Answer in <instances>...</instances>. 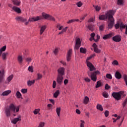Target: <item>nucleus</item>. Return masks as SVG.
I'll return each instance as SVG.
<instances>
[{
	"label": "nucleus",
	"mask_w": 127,
	"mask_h": 127,
	"mask_svg": "<svg viewBox=\"0 0 127 127\" xmlns=\"http://www.w3.org/2000/svg\"><path fill=\"white\" fill-rule=\"evenodd\" d=\"M4 70L2 69L1 71L0 70V83L2 82V79H3V75H4Z\"/></svg>",
	"instance_id": "dca6fc26"
},
{
	"label": "nucleus",
	"mask_w": 127,
	"mask_h": 127,
	"mask_svg": "<svg viewBox=\"0 0 127 127\" xmlns=\"http://www.w3.org/2000/svg\"><path fill=\"white\" fill-rule=\"evenodd\" d=\"M95 35H96V34H95V33H92L91 34L90 36L91 37L94 38Z\"/></svg>",
	"instance_id": "338daca9"
},
{
	"label": "nucleus",
	"mask_w": 127,
	"mask_h": 127,
	"mask_svg": "<svg viewBox=\"0 0 127 127\" xmlns=\"http://www.w3.org/2000/svg\"><path fill=\"white\" fill-rule=\"evenodd\" d=\"M8 54L7 53H3L2 54L1 57L3 60H6V56Z\"/></svg>",
	"instance_id": "bb28decb"
},
{
	"label": "nucleus",
	"mask_w": 127,
	"mask_h": 127,
	"mask_svg": "<svg viewBox=\"0 0 127 127\" xmlns=\"http://www.w3.org/2000/svg\"><path fill=\"white\" fill-rule=\"evenodd\" d=\"M81 47V40L80 38H76L75 39V49L78 50L79 48Z\"/></svg>",
	"instance_id": "0eeeda50"
},
{
	"label": "nucleus",
	"mask_w": 127,
	"mask_h": 127,
	"mask_svg": "<svg viewBox=\"0 0 127 127\" xmlns=\"http://www.w3.org/2000/svg\"><path fill=\"white\" fill-rule=\"evenodd\" d=\"M17 61L19 64L21 65V64H22V62H23V58H22V56H18L17 57Z\"/></svg>",
	"instance_id": "a211bd4d"
},
{
	"label": "nucleus",
	"mask_w": 127,
	"mask_h": 127,
	"mask_svg": "<svg viewBox=\"0 0 127 127\" xmlns=\"http://www.w3.org/2000/svg\"><path fill=\"white\" fill-rule=\"evenodd\" d=\"M76 5H77V6L78 7H81V6H82V5H83V3H82V2L81 1H79L76 3Z\"/></svg>",
	"instance_id": "09e8293b"
},
{
	"label": "nucleus",
	"mask_w": 127,
	"mask_h": 127,
	"mask_svg": "<svg viewBox=\"0 0 127 127\" xmlns=\"http://www.w3.org/2000/svg\"><path fill=\"white\" fill-rule=\"evenodd\" d=\"M124 93H125L124 91L113 92L112 96L115 100H116V101H120V100L122 99V96L124 95Z\"/></svg>",
	"instance_id": "20e7f679"
},
{
	"label": "nucleus",
	"mask_w": 127,
	"mask_h": 127,
	"mask_svg": "<svg viewBox=\"0 0 127 127\" xmlns=\"http://www.w3.org/2000/svg\"><path fill=\"white\" fill-rule=\"evenodd\" d=\"M93 21H94V18H91L88 20V22H93Z\"/></svg>",
	"instance_id": "0e129e2a"
},
{
	"label": "nucleus",
	"mask_w": 127,
	"mask_h": 127,
	"mask_svg": "<svg viewBox=\"0 0 127 127\" xmlns=\"http://www.w3.org/2000/svg\"><path fill=\"white\" fill-rule=\"evenodd\" d=\"M28 70L31 73L33 72V68L32 67V66H29Z\"/></svg>",
	"instance_id": "8fccbe9b"
},
{
	"label": "nucleus",
	"mask_w": 127,
	"mask_h": 127,
	"mask_svg": "<svg viewBox=\"0 0 127 127\" xmlns=\"http://www.w3.org/2000/svg\"><path fill=\"white\" fill-rule=\"evenodd\" d=\"M73 22H74V19H71V20H69L67 23H68V24H70V23H73Z\"/></svg>",
	"instance_id": "052dcab7"
},
{
	"label": "nucleus",
	"mask_w": 127,
	"mask_h": 127,
	"mask_svg": "<svg viewBox=\"0 0 127 127\" xmlns=\"http://www.w3.org/2000/svg\"><path fill=\"white\" fill-rule=\"evenodd\" d=\"M105 28V25H101L99 26V30L100 31H104V29Z\"/></svg>",
	"instance_id": "58836bf2"
},
{
	"label": "nucleus",
	"mask_w": 127,
	"mask_h": 127,
	"mask_svg": "<svg viewBox=\"0 0 127 127\" xmlns=\"http://www.w3.org/2000/svg\"><path fill=\"white\" fill-rule=\"evenodd\" d=\"M12 9H13L14 11L17 12V13H21V10L20 9V8L16 6H13L12 7Z\"/></svg>",
	"instance_id": "aec40b11"
},
{
	"label": "nucleus",
	"mask_w": 127,
	"mask_h": 127,
	"mask_svg": "<svg viewBox=\"0 0 127 127\" xmlns=\"http://www.w3.org/2000/svg\"><path fill=\"white\" fill-rule=\"evenodd\" d=\"M32 59L30 58H27L26 59V61L27 62H31Z\"/></svg>",
	"instance_id": "e2e57ef3"
},
{
	"label": "nucleus",
	"mask_w": 127,
	"mask_h": 127,
	"mask_svg": "<svg viewBox=\"0 0 127 127\" xmlns=\"http://www.w3.org/2000/svg\"><path fill=\"white\" fill-rule=\"evenodd\" d=\"M115 27L116 29L120 28V23H118L115 25Z\"/></svg>",
	"instance_id": "6e6d98bb"
},
{
	"label": "nucleus",
	"mask_w": 127,
	"mask_h": 127,
	"mask_svg": "<svg viewBox=\"0 0 127 127\" xmlns=\"http://www.w3.org/2000/svg\"><path fill=\"white\" fill-rule=\"evenodd\" d=\"M80 127H85V126H84V125H85V121H83V120H80Z\"/></svg>",
	"instance_id": "37998d69"
},
{
	"label": "nucleus",
	"mask_w": 127,
	"mask_h": 127,
	"mask_svg": "<svg viewBox=\"0 0 127 127\" xmlns=\"http://www.w3.org/2000/svg\"><path fill=\"white\" fill-rule=\"evenodd\" d=\"M100 87H102V83L101 82V81H98L96 83L95 87L100 88Z\"/></svg>",
	"instance_id": "473e14b6"
},
{
	"label": "nucleus",
	"mask_w": 127,
	"mask_h": 127,
	"mask_svg": "<svg viewBox=\"0 0 127 127\" xmlns=\"http://www.w3.org/2000/svg\"><path fill=\"white\" fill-rule=\"evenodd\" d=\"M10 93H11V90H6L4 91L1 94V96H8V95H9V94H10Z\"/></svg>",
	"instance_id": "412c9836"
},
{
	"label": "nucleus",
	"mask_w": 127,
	"mask_h": 127,
	"mask_svg": "<svg viewBox=\"0 0 127 127\" xmlns=\"http://www.w3.org/2000/svg\"><path fill=\"white\" fill-rule=\"evenodd\" d=\"M57 82L59 85H61L63 82V76L58 75L57 78Z\"/></svg>",
	"instance_id": "1a4fd4ad"
},
{
	"label": "nucleus",
	"mask_w": 127,
	"mask_h": 127,
	"mask_svg": "<svg viewBox=\"0 0 127 127\" xmlns=\"http://www.w3.org/2000/svg\"><path fill=\"white\" fill-rule=\"evenodd\" d=\"M15 19L17 20V21H21L22 22H24L25 21H26V19L21 16H17L15 18Z\"/></svg>",
	"instance_id": "2eb2a0df"
},
{
	"label": "nucleus",
	"mask_w": 127,
	"mask_h": 127,
	"mask_svg": "<svg viewBox=\"0 0 127 127\" xmlns=\"http://www.w3.org/2000/svg\"><path fill=\"white\" fill-rule=\"evenodd\" d=\"M93 7L95 8L96 11H100L101 10V7L99 6H95V5H93Z\"/></svg>",
	"instance_id": "f704fd0d"
},
{
	"label": "nucleus",
	"mask_w": 127,
	"mask_h": 127,
	"mask_svg": "<svg viewBox=\"0 0 127 127\" xmlns=\"http://www.w3.org/2000/svg\"><path fill=\"white\" fill-rule=\"evenodd\" d=\"M76 114H78V115H80L81 114V111H80L79 109H76Z\"/></svg>",
	"instance_id": "69168bd1"
},
{
	"label": "nucleus",
	"mask_w": 127,
	"mask_h": 127,
	"mask_svg": "<svg viewBox=\"0 0 127 127\" xmlns=\"http://www.w3.org/2000/svg\"><path fill=\"white\" fill-rule=\"evenodd\" d=\"M106 78H108V79H113V77L112 76V74H107L106 75Z\"/></svg>",
	"instance_id": "49530a36"
},
{
	"label": "nucleus",
	"mask_w": 127,
	"mask_h": 127,
	"mask_svg": "<svg viewBox=\"0 0 127 127\" xmlns=\"http://www.w3.org/2000/svg\"><path fill=\"white\" fill-rule=\"evenodd\" d=\"M89 97H88V96H85L83 100V103L84 105H87L88 103H89Z\"/></svg>",
	"instance_id": "a878e982"
},
{
	"label": "nucleus",
	"mask_w": 127,
	"mask_h": 127,
	"mask_svg": "<svg viewBox=\"0 0 127 127\" xmlns=\"http://www.w3.org/2000/svg\"><path fill=\"white\" fill-rule=\"evenodd\" d=\"M6 49V46H4L3 47H2L0 49V52L1 53H2V52H3V51H5V50Z\"/></svg>",
	"instance_id": "c9c22d12"
},
{
	"label": "nucleus",
	"mask_w": 127,
	"mask_h": 127,
	"mask_svg": "<svg viewBox=\"0 0 127 127\" xmlns=\"http://www.w3.org/2000/svg\"><path fill=\"white\" fill-rule=\"evenodd\" d=\"M105 89L106 90H109V89H111V86L109 85L108 84H106L105 85Z\"/></svg>",
	"instance_id": "603ef678"
},
{
	"label": "nucleus",
	"mask_w": 127,
	"mask_h": 127,
	"mask_svg": "<svg viewBox=\"0 0 127 127\" xmlns=\"http://www.w3.org/2000/svg\"><path fill=\"white\" fill-rule=\"evenodd\" d=\"M58 75L60 76H64V72H65V69L64 67H60L58 70Z\"/></svg>",
	"instance_id": "9b49d317"
},
{
	"label": "nucleus",
	"mask_w": 127,
	"mask_h": 127,
	"mask_svg": "<svg viewBox=\"0 0 127 127\" xmlns=\"http://www.w3.org/2000/svg\"><path fill=\"white\" fill-rule=\"evenodd\" d=\"M53 88L54 89H55V88H56V81L55 80L53 81Z\"/></svg>",
	"instance_id": "864d4df0"
},
{
	"label": "nucleus",
	"mask_w": 127,
	"mask_h": 127,
	"mask_svg": "<svg viewBox=\"0 0 127 127\" xmlns=\"http://www.w3.org/2000/svg\"><path fill=\"white\" fill-rule=\"evenodd\" d=\"M21 117L20 116H18V118L13 119L11 121V123L14 124V125H16L17 122H20L21 121Z\"/></svg>",
	"instance_id": "ddd939ff"
},
{
	"label": "nucleus",
	"mask_w": 127,
	"mask_h": 127,
	"mask_svg": "<svg viewBox=\"0 0 127 127\" xmlns=\"http://www.w3.org/2000/svg\"><path fill=\"white\" fill-rule=\"evenodd\" d=\"M16 96L18 99H20V98H21L22 97L21 93H20V92H19V91H17L16 92Z\"/></svg>",
	"instance_id": "7c9ffc66"
},
{
	"label": "nucleus",
	"mask_w": 127,
	"mask_h": 127,
	"mask_svg": "<svg viewBox=\"0 0 127 127\" xmlns=\"http://www.w3.org/2000/svg\"><path fill=\"white\" fill-rule=\"evenodd\" d=\"M67 28H68V27H66L65 28L63 29V30L62 31L63 32V33H64V32H65V31H67Z\"/></svg>",
	"instance_id": "680f3d73"
},
{
	"label": "nucleus",
	"mask_w": 127,
	"mask_h": 127,
	"mask_svg": "<svg viewBox=\"0 0 127 127\" xmlns=\"http://www.w3.org/2000/svg\"><path fill=\"white\" fill-rule=\"evenodd\" d=\"M96 37H97V39H94V41L95 42H98L100 38H101V37L100 36V35H97Z\"/></svg>",
	"instance_id": "de8ad7c7"
},
{
	"label": "nucleus",
	"mask_w": 127,
	"mask_h": 127,
	"mask_svg": "<svg viewBox=\"0 0 127 127\" xmlns=\"http://www.w3.org/2000/svg\"><path fill=\"white\" fill-rule=\"evenodd\" d=\"M123 79H124V81L126 83V86H127V75L126 74H124L123 75Z\"/></svg>",
	"instance_id": "e433bc0d"
},
{
	"label": "nucleus",
	"mask_w": 127,
	"mask_h": 127,
	"mask_svg": "<svg viewBox=\"0 0 127 127\" xmlns=\"http://www.w3.org/2000/svg\"><path fill=\"white\" fill-rule=\"evenodd\" d=\"M92 47H93L94 52H95L96 53H100L101 52V50L98 48V46L96 43H93Z\"/></svg>",
	"instance_id": "f8f14e48"
},
{
	"label": "nucleus",
	"mask_w": 127,
	"mask_h": 127,
	"mask_svg": "<svg viewBox=\"0 0 127 127\" xmlns=\"http://www.w3.org/2000/svg\"><path fill=\"white\" fill-rule=\"evenodd\" d=\"M96 55L93 54L88 57L86 60V64L87 67H88L89 70L87 71V74L89 77H90L91 80L93 81V82H96L97 81V75H99L100 74V71L99 70H97L94 72H92V71H95L96 70V67L91 63V62H89V60L95 57Z\"/></svg>",
	"instance_id": "f257e3e1"
},
{
	"label": "nucleus",
	"mask_w": 127,
	"mask_h": 127,
	"mask_svg": "<svg viewBox=\"0 0 127 127\" xmlns=\"http://www.w3.org/2000/svg\"><path fill=\"white\" fill-rule=\"evenodd\" d=\"M72 49H69L67 52V56H66V60L67 62H69L70 60H71V56L72 55Z\"/></svg>",
	"instance_id": "9d476101"
},
{
	"label": "nucleus",
	"mask_w": 127,
	"mask_h": 127,
	"mask_svg": "<svg viewBox=\"0 0 127 127\" xmlns=\"http://www.w3.org/2000/svg\"><path fill=\"white\" fill-rule=\"evenodd\" d=\"M114 14H115L114 11L110 10L108 11L105 13V15H102L99 16V19L100 20H105V19H108V28L111 29L113 28L114 24H115V19L113 16Z\"/></svg>",
	"instance_id": "f03ea898"
},
{
	"label": "nucleus",
	"mask_w": 127,
	"mask_h": 127,
	"mask_svg": "<svg viewBox=\"0 0 127 127\" xmlns=\"http://www.w3.org/2000/svg\"><path fill=\"white\" fill-rule=\"evenodd\" d=\"M13 78V75L11 74V75L9 76L7 78V80L5 81V84H8L9 82L12 80Z\"/></svg>",
	"instance_id": "f3484780"
},
{
	"label": "nucleus",
	"mask_w": 127,
	"mask_h": 127,
	"mask_svg": "<svg viewBox=\"0 0 127 127\" xmlns=\"http://www.w3.org/2000/svg\"><path fill=\"white\" fill-rule=\"evenodd\" d=\"M113 36V35L112 33H110L108 34L105 35L103 37V39H104V40H107V39H110V38H111V37H112Z\"/></svg>",
	"instance_id": "4468645a"
},
{
	"label": "nucleus",
	"mask_w": 127,
	"mask_h": 127,
	"mask_svg": "<svg viewBox=\"0 0 127 127\" xmlns=\"http://www.w3.org/2000/svg\"><path fill=\"white\" fill-rule=\"evenodd\" d=\"M112 40L113 41H115V42H120L122 40V37H121L120 35H117L113 37Z\"/></svg>",
	"instance_id": "6e6552de"
},
{
	"label": "nucleus",
	"mask_w": 127,
	"mask_h": 127,
	"mask_svg": "<svg viewBox=\"0 0 127 127\" xmlns=\"http://www.w3.org/2000/svg\"><path fill=\"white\" fill-rule=\"evenodd\" d=\"M19 109H20V106H18L16 107L13 103L10 104L8 108H6L5 109L6 117L9 118L11 116V113H13L14 114L15 113H18L19 112Z\"/></svg>",
	"instance_id": "7ed1b4c3"
},
{
	"label": "nucleus",
	"mask_w": 127,
	"mask_h": 127,
	"mask_svg": "<svg viewBox=\"0 0 127 127\" xmlns=\"http://www.w3.org/2000/svg\"><path fill=\"white\" fill-rule=\"evenodd\" d=\"M34 83H35V80H29L27 82V84L28 85V86H29L30 87V86H31L32 85H33V84H34Z\"/></svg>",
	"instance_id": "393cba45"
},
{
	"label": "nucleus",
	"mask_w": 127,
	"mask_h": 127,
	"mask_svg": "<svg viewBox=\"0 0 127 127\" xmlns=\"http://www.w3.org/2000/svg\"><path fill=\"white\" fill-rule=\"evenodd\" d=\"M126 25H125L124 24V23H121V24H120V30H123V29H124V28H126Z\"/></svg>",
	"instance_id": "4c0bfd02"
},
{
	"label": "nucleus",
	"mask_w": 127,
	"mask_h": 127,
	"mask_svg": "<svg viewBox=\"0 0 127 127\" xmlns=\"http://www.w3.org/2000/svg\"><path fill=\"white\" fill-rule=\"evenodd\" d=\"M80 53H83V54H86V52H87V50L85 48H80Z\"/></svg>",
	"instance_id": "c85d7f7f"
},
{
	"label": "nucleus",
	"mask_w": 127,
	"mask_h": 127,
	"mask_svg": "<svg viewBox=\"0 0 127 127\" xmlns=\"http://www.w3.org/2000/svg\"><path fill=\"white\" fill-rule=\"evenodd\" d=\"M112 64L113 65H116L117 66H118V65H119V62H118V61L117 60H114L112 62Z\"/></svg>",
	"instance_id": "c03bdc74"
},
{
	"label": "nucleus",
	"mask_w": 127,
	"mask_h": 127,
	"mask_svg": "<svg viewBox=\"0 0 127 127\" xmlns=\"http://www.w3.org/2000/svg\"><path fill=\"white\" fill-rule=\"evenodd\" d=\"M115 76L116 79H120L122 78V74H121V73H120L119 71L116 72Z\"/></svg>",
	"instance_id": "6ab92c4d"
},
{
	"label": "nucleus",
	"mask_w": 127,
	"mask_h": 127,
	"mask_svg": "<svg viewBox=\"0 0 127 127\" xmlns=\"http://www.w3.org/2000/svg\"><path fill=\"white\" fill-rule=\"evenodd\" d=\"M97 109L101 111V112H103L104 111V109L103 108V106L101 105L98 104L97 105Z\"/></svg>",
	"instance_id": "c756f323"
},
{
	"label": "nucleus",
	"mask_w": 127,
	"mask_h": 127,
	"mask_svg": "<svg viewBox=\"0 0 127 127\" xmlns=\"http://www.w3.org/2000/svg\"><path fill=\"white\" fill-rule=\"evenodd\" d=\"M12 1L13 4H15V5H20V1L18 0H12Z\"/></svg>",
	"instance_id": "b1692460"
},
{
	"label": "nucleus",
	"mask_w": 127,
	"mask_h": 127,
	"mask_svg": "<svg viewBox=\"0 0 127 127\" xmlns=\"http://www.w3.org/2000/svg\"><path fill=\"white\" fill-rule=\"evenodd\" d=\"M45 29H46V26H45V25L42 26L41 27V29H40V35H42V34L45 31Z\"/></svg>",
	"instance_id": "4be33fe9"
},
{
	"label": "nucleus",
	"mask_w": 127,
	"mask_h": 127,
	"mask_svg": "<svg viewBox=\"0 0 127 127\" xmlns=\"http://www.w3.org/2000/svg\"><path fill=\"white\" fill-rule=\"evenodd\" d=\"M104 115L106 117V118H108V117H109V111H106Z\"/></svg>",
	"instance_id": "4d7b16f0"
},
{
	"label": "nucleus",
	"mask_w": 127,
	"mask_h": 127,
	"mask_svg": "<svg viewBox=\"0 0 127 127\" xmlns=\"http://www.w3.org/2000/svg\"><path fill=\"white\" fill-rule=\"evenodd\" d=\"M54 53L56 55L58 53V49L56 48L55 50L54 51Z\"/></svg>",
	"instance_id": "13d9d810"
},
{
	"label": "nucleus",
	"mask_w": 127,
	"mask_h": 127,
	"mask_svg": "<svg viewBox=\"0 0 127 127\" xmlns=\"http://www.w3.org/2000/svg\"><path fill=\"white\" fill-rule=\"evenodd\" d=\"M61 112V107H58L56 109V113L58 116V117H60V113Z\"/></svg>",
	"instance_id": "cd10ccee"
},
{
	"label": "nucleus",
	"mask_w": 127,
	"mask_h": 127,
	"mask_svg": "<svg viewBox=\"0 0 127 127\" xmlns=\"http://www.w3.org/2000/svg\"><path fill=\"white\" fill-rule=\"evenodd\" d=\"M40 112V109H35V111H34L33 113L34 115H37Z\"/></svg>",
	"instance_id": "ea45409f"
},
{
	"label": "nucleus",
	"mask_w": 127,
	"mask_h": 127,
	"mask_svg": "<svg viewBox=\"0 0 127 127\" xmlns=\"http://www.w3.org/2000/svg\"><path fill=\"white\" fill-rule=\"evenodd\" d=\"M43 19V17L41 16L32 17L30 19H29L27 22H25V25H27V24H28L30 22L38 21V20H40Z\"/></svg>",
	"instance_id": "39448f33"
},
{
	"label": "nucleus",
	"mask_w": 127,
	"mask_h": 127,
	"mask_svg": "<svg viewBox=\"0 0 127 127\" xmlns=\"http://www.w3.org/2000/svg\"><path fill=\"white\" fill-rule=\"evenodd\" d=\"M45 123L43 122H40L38 127H44Z\"/></svg>",
	"instance_id": "5fc2aeb1"
},
{
	"label": "nucleus",
	"mask_w": 127,
	"mask_h": 127,
	"mask_svg": "<svg viewBox=\"0 0 127 127\" xmlns=\"http://www.w3.org/2000/svg\"><path fill=\"white\" fill-rule=\"evenodd\" d=\"M42 15L44 18H45V19H48V20H52L53 21H55V18L53 16H50V15H48V14H46L45 13H42Z\"/></svg>",
	"instance_id": "423d86ee"
},
{
	"label": "nucleus",
	"mask_w": 127,
	"mask_h": 127,
	"mask_svg": "<svg viewBox=\"0 0 127 127\" xmlns=\"http://www.w3.org/2000/svg\"><path fill=\"white\" fill-rule=\"evenodd\" d=\"M21 92L22 93V94H26V93H27V89H22L21 90Z\"/></svg>",
	"instance_id": "a19ab883"
},
{
	"label": "nucleus",
	"mask_w": 127,
	"mask_h": 127,
	"mask_svg": "<svg viewBox=\"0 0 127 127\" xmlns=\"http://www.w3.org/2000/svg\"><path fill=\"white\" fill-rule=\"evenodd\" d=\"M87 28L88 29H89V30H90V31H94V30H95V25H88Z\"/></svg>",
	"instance_id": "5701e85b"
},
{
	"label": "nucleus",
	"mask_w": 127,
	"mask_h": 127,
	"mask_svg": "<svg viewBox=\"0 0 127 127\" xmlns=\"http://www.w3.org/2000/svg\"><path fill=\"white\" fill-rule=\"evenodd\" d=\"M85 82H91V79L88 77H86L84 79Z\"/></svg>",
	"instance_id": "bf43d9fd"
},
{
	"label": "nucleus",
	"mask_w": 127,
	"mask_h": 127,
	"mask_svg": "<svg viewBox=\"0 0 127 127\" xmlns=\"http://www.w3.org/2000/svg\"><path fill=\"white\" fill-rule=\"evenodd\" d=\"M102 95L103 96V97H104V98H109V93H108V92L106 91L103 92Z\"/></svg>",
	"instance_id": "72a5a7b5"
},
{
	"label": "nucleus",
	"mask_w": 127,
	"mask_h": 127,
	"mask_svg": "<svg viewBox=\"0 0 127 127\" xmlns=\"http://www.w3.org/2000/svg\"><path fill=\"white\" fill-rule=\"evenodd\" d=\"M120 119H121V116H120L117 117V118L116 119H115V118H113L112 120H114L113 123H116V122H117V121H118V120H120Z\"/></svg>",
	"instance_id": "3c124183"
},
{
	"label": "nucleus",
	"mask_w": 127,
	"mask_h": 127,
	"mask_svg": "<svg viewBox=\"0 0 127 127\" xmlns=\"http://www.w3.org/2000/svg\"><path fill=\"white\" fill-rule=\"evenodd\" d=\"M60 94V91L57 90L55 93L54 94V98H57L58 96H59V94Z\"/></svg>",
	"instance_id": "2f4dec72"
},
{
	"label": "nucleus",
	"mask_w": 127,
	"mask_h": 127,
	"mask_svg": "<svg viewBox=\"0 0 127 127\" xmlns=\"http://www.w3.org/2000/svg\"><path fill=\"white\" fill-rule=\"evenodd\" d=\"M37 76L38 77H37V80H40V79L42 78V77H43L42 74L40 73H38Z\"/></svg>",
	"instance_id": "a18cd8bd"
},
{
	"label": "nucleus",
	"mask_w": 127,
	"mask_h": 127,
	"mask_svg": "<svg viewBox=\"0 0 127 127\" xmlns=\"http://www.w3.org/2000/svg\"><path fill=\"white\" fill-rule=\"evenodd\" d=\"M124 3V0H118V4L119 5H122Z\"/></svg>",
	"instance_id": "79ce46f5"
},
{
	"label": "nucleus",
	"mask_w": 127,
	"mask_h": 127,
	"mask_svg": "<svg viewBox=\"0 0 127 127\" xmlns=\"http://www.w3.org/2000/svg\"><path fill=\"white\" fill-rule=\"evenodd\" d=\"M61 63L64 65V66H66V63L64 61H61Z\"/></svg>",
	"instance_id": "774afa93"
}]
</instances>
